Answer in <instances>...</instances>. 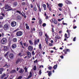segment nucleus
<instances>
[{
    "label": "nucleus",
    "mask_w": 79,
    "mask_h": 79,
    "mask_svg": "<svg viewBox=\"0 0 79 79\" xmlns=\"http://www.w3.org/2000/svg\"><path fill=\"white\" fill-rule=\"evenodd\" d=\"M6 39L5 38H3L2 39L1 43L2 44H5L6 43Z\"/></svg>",
    "instance_id": "nucleus-1"
},
{
    "label": "nucleus",
    "mask_w": 79,
    "mask_h": 79,
    "mask_svg": "<svg viewBox=\"0 0 79 79\" xmlns=\"http://www.w3.org/2000/svg\"><path fill=\"white\" fill-rule=\"evenodd\" d=\"M47 7L48 8L49 11H52V5L50 4H48V3H46Z\"/></svg>",
    "instance_id": "nucleus-2"
},
{
    "label": "nucleus",
    "mask_w": 79,
    "mask_h": 79,
    "mask_svg": "<svg viewBox=\"0 0 79 79\" xmlns=\"http://www.w3.org/2000/svg\"><path fill=\"white\" fill-rule=\"evenodd\" d=\"M5 8L6 9H9V10H7V11L12 10V8H11V7H10V6H8V5H6Z\"/></svg>",
    "instance_id": "nucleus-3"
},
{
    "label": "nucleus",
    "mask_w": 79,
    "mask_h": 79,
    "mask_svg": "<svg viewBox=\"0 0 79 79\" xmlns=\"http://www.w3.org/2000/svg\"><path fill=\"white\" fill-rule=\"evenodd\" d=\"M3 28L4 30H8L9 28V25L7 24H6L4 26Z\"/></svg>",
    "instance_id": "nucleus-4"
},
{
    "label": "nucleus",
    "mask_w": 79,
    "mask_h": 79,
    "mask_svg": "<svg viewBox=\"0 0 79 79\" xmlns=\"http://www.w3.org/2000/svg\"><path fill=\"white\" fill-rule=\"evenodd\" d=\"M16 35L18 36H21V35H23V33L22 32L19 31L16 33Z\"/></svg>",
    "instance_id": "nucleus-5"
},
{
    "label": "nucleus",
    "mask_w": 79,
    "mask_h": 79,
    "mask_svg": "<svg viewBox=\"0 0 79 79\" xmlns=\"http://www.w3.org/2000/svg\"><path fill=\"white\" fill-rule=\"evenodd\" d=\"M11 24L12 27H15V26H16V22H13L11 23Z\"/></svg>",
    "instance_id": "nucleus-6"
},
{
    "label": "nucleus",
    "mask_w": 79,
    "mask_h": 79,
    "mask_svg": "<svg viewBox=\"0 0 79 79\" xmlns=\"http://www.w3.org/2000/svg\"><path fill=\"white\" fill-rule=\"evenodd\" d=\"M27 54L28 58H31V53L29 52H27Z\"/></svg>",
    "instance_id": "nucleus-7"
},
{
    "label": "nucleus",
    "mask_w": 79,
    "mask_h": 79,
    "mask_svg": "<svg viewBox=\"0 0 79 79\" xmlns=\"http://www.w3.org/2000/svg\"><path fill=\"white\" fill-rule=\"evenodd\" d=\"M23 61V59H18L16 61V64H18L19 62H21V61Z\"/></svg>",
    "instance_id": "nucleus-8"
},
{
    "label": "nucleus",
    "mask_w": 79,
    "mask_h": 79,
    "mask_svg": "<svg viewBox=\"0 0 79 79\" xmlns=\"http://www.w3.org/2000/svg\"><path fill=\"white\" fill-rule=\"evenodd\" d=\"M9 58L10 59H13L14 58V55L13 54H10L9 55Z\"/></svg>",
    "instance_id": "nucleus-9"
},
{
    "label": "nucleus",
    "mask_w": 79,
    "mask_h": 79,
    "mask_svg": "<svg viewBox=\"0 0 79 79\" xmlns=\"http://www.w3.org/2000/svg\"><path fill=\"white\" fill-rule=\"evenodd\" d=\"M28 49L29 51H32L33 49V47L30 46L28 47Z\"/></svg>",
    "instance_id": "nucleus-10"
},
{
    "label": "nucleus",
    "mask_w": 79,
    "mask_h": 79,
    "mask_svg": "<svg viewBox=\"0 0 79 79\" xmlns=\"http://www.w3.org/2000/svg\"><path fill=\"white\" fill-rule=\"evenodd\" d=\"M52 21L53 23H54L55 24H57V21L56 19H53Z\"/></svg>",
    "instance_id": "nucleus-11"
},
{
    "label": "nucleus",
    "mask_w": 79,
    "mask_h": 79,
    "mask_svg": "<svg viewBox=\"0 0 79 79\" xmlns=\"http://www.w3.org/2000/svg\"><path fill=\"white\" fill-rule=\"evenodd\" d=\"M47 73H48V76H49V77L52 75V71H47Z\"/></svg>",
    "instance_id": "nucleus-12"
},
{
    "label": "nucleus",
    "mask_w": 79,
    "mask_h": 79,
    "mask_svg": "<svg viewBox=\"0 0 79 79\" xmlns=\"http://www.w3.org/2000/svg\"><path fill=\"white\" fill-rule=\"evenodd\" d=\"M9 53V52H7L5 54L4 57L6 58H8V54Z\"/></svg>",
    "instance_id": "nucleus-13"
},
{
    "label": "nucleus",
    "mask_w": 79,
    "mask_h": 79,
    "mask_svg": "<svg viewBox=\"0 0 79 79\" xmlns=\"http://www.w3.org/2000/svg\"><path fill=\"white\" fill-rule=\"evenodd\" d=\"M29 74L30 75L27 78V79H29V78H31V77H32V73H31V72H30Z\"/></svg>",
    "instance_id": "nucleus-14"
},
{
    "label": "nucleus",
    "mask_w": 79,
    "mask_h": 79,
    "mask_svg": "<svg viewBox=\"0 0 79 79\" xmlns=\"http://www.w3.org/2000/svg\"><path fill=\"white\" fill-rule=\"evenodd\" d=\"M65 2H66V3H67V4H71V3H72L71 2L68 1V0H66L65 1Z\"/></svg>",
    "instance_id": "nucleus-15"
},
{
    "label": "nucleus",
    "mask_w": 79,
    "mask_h": 79,
    "mask_svg": "<svg viewBox=\"0 0 79 79\" xmlns=\"http://www.w3.org/2000/svg\"><path fill=\"white\" fill-rule=\"evenodd\" d=\"M58 5L59 6V7H60V8H61L62 6H63V4L61 3H59L58 4Z\"/></svg>",
    "instance_id": "nucleus-16"
},
{
    "label": "nucleus",
    "mask_w": 79,
    "mask_h": 79,
    "mask_svg": "<svg viewBox=\"0 0 79 79\" xmlns=\"http://www.w3.org/2000/svg\"><path fill=\"white\" fill-rule=\"evenodd\" d=\"M16 47V44H14L12 45V48H15Z\"/></svg>",
    "instance_id": "nucleus-17"
},
{
    "label": "nucleus",
    "mask_w": 79,
    "mask_h": 79,
    "mask_svg": "<svg viewBox=\"0 0 79 79\" xmlns=\"http://www.w3.org/2000/svg\"><path fill=\"white\" fill-rule=\"evenodd\" d=\"M43 6L44 10H47V7L45 4H43Z\"/></svg>",
    "instance_id": "nucleus-18"
},
{
    "label": "nucleus",
    "mask_w": 79,
    "mask_h": 79,
    "mask_svg": "<svg viewBox=\"0 0 79 79\" xmlns=\"http://www.w3.org/2000/svg\"><path fill=\"white\" fill-rule=\"evenodd\" d=\"M23 45L24 46V47H28V44H27L24 43L23 44Z\"/></svg>",
    "instance_id": "nucleus-19"
},
{
    "label": "nucleus",
    "mask_w": 79,
    "mask_h": 79,
    "mask_svg": "<svg viewBox=\"0 0 79 79\" xmlns=\"http://www.w3.org/2000/svg\"><path fill=\"white\" fill-rule=\"evenodd\" d=\"M4 50H5V51H7V50H8V48H7V47L5 46L4 47Z\"/></svg>",
    "instance_id": "nucleus-20"
},
{
    "label": "nucleus",
    "mask_w": 79,
    "mask_h": 79,
    "mask_svg": "<svg viewBox=\"0 0 79 79\" xmlns=\"http://www.w3.org/2000/svg\"><path fill=\"white\" fill-rule=\"evenodd\" d=\"M18 5V3L16 2H15L14 3V5L13 6L15 7L16 6H17Z\"/></svg>",
    "instance_id": "nucleus-21"
},
{
    "label": "nucleus",
    "mask_w": 79,
    "mask_h": 79,
    "mask_svg": "<svg viewBox=\"0 0 79 79\" xmlns=\"http://www.w3.org/2000/svg\"><path fill=\"white\" fill-rule=\"evenodd\" d=\"M19 56H23L24 54L21 53H19L18 54Z\"/></svg>",
    "instance_id": "nucleus-22"
},
{
    "label": "nucleus",
    "mask_w": 79,
    "mask_h": 79,
    "mask_svg": "<svg viewBox=\"0 0 79 79\" xmlns=\"http://www.w3.org/2000/svg\"><path fill=\"white\" fill-rule=\"evenodd\" d=\"M19 72L20 73H23V72H24V70H23L22 69H21Z\"/></svg>",
    "instance_id": "nucleus-23"
},
{
    "label": "nucleus",
    "mask_w": 79,
    "mask_h": 79,
    "mask_svg": "<svg viewBox=\"0 0 79 79\" xmlns=\"http://www.w3.org/2000/svg\"><path fill=\"white\" fill-rule=\"evenodd\" d=\"M5 66H6V67H7V68H9V67H10V65L9 64H5Z\"/></svg>",
    "instance_id": "nucleus-24"
},
{
    "label": "nucleus",
    "mask_w": 79,
    "mask_h": 79,
    "mask_svg": "<svg viewBox=\"0 0 79 79\" xmlns=\"http://www.w3.org/2000/svg\"><path fill=\"white\" fill-rule=\"evenodd\" d=\"M20 44H21V46H22V48H24V46H23V43H22V41H21L20 42Z\"/></svg>",
    "instance_id": "nucleus-25"
},
{
    "label": "nucleus",
    "mask_w": 79,
    "mask_h": 79,
    "mask_svg": "<svg viewBox=\"0 0 79 79\" xmlns=\"http://www.w3.org/2000/svg\"><path fill=\"white\" fill-rule=\"evenodd\" d=\"M48 38L46 37V38L45 39V40L46 42V44L48 43Z\"/></svg>",
    "instance_id": "nucleus-26"
},
{
    "label": "nucleus",
    "mask_w": 79,
    "mask_h": 79,
    "mask_svg": "<svg viewBox=\"0 0 79 79\" xmlns=\"http://www.w3.org/2000/svg\"><path fill=\"white\" fill-rule=\"evenodd\" d=\"M69 52V49H66V52H65V53L66 54L67 53V52Z\"/></svg>",
    "instance_id": "nucleus-27"
},
{
    "label": "nucleus",
    "mask_w": 79,
    "mask_h": 79,
    "mask_svg": "<svg viewBox=\"0 0 79 79\" xmlns=\"http://www.w3.org/2000/svg\"><path fill=\"white\" fill-rule=\"evenodd\" d=\"M29 42L30 45H33V43H32V42L31 40H29Z\"/></svg>",
    "instance_id": "nucleus-28"
},
{
    "label": "nucleus",
    "mask_w": 79,
    "mask_h": 79,
    "mask_svg": "<svg viewBox=\"0 0 79 79\" xmlns=\"http://www.w3.org/2000/svg\"><path fill=\"white\" fill-rule=\"evenodd\" d=\"M16 12L19 13L20 15H22L23 16H24V15H23V14H22L21 12H20V11H19L17 10L16 11Z\"/></svg>",
    "instance_id": "nucleus-29"
},
{
    "label": "nucleus",
    "mask_w": 79,
    "mask_h": 79,
    "mask_svg": "<svg viewBox=\"0 0 79 79\" xmlns=\"http://www.w3.org/2000/svg\"><path fill=\"white\" fill-rule=\"evenodd\" d=\"M13 40L14 42H16L17 41V39L16 38H14L13 39Z\"/></svg>",
    "instance_id": "nucleus-30"
},
{
    "label": "nucleus",
    "mask_w": 79,
    "mask_h": 79,
    "mask_svg": "<svg viewBox=\"0 0 79 79\" xmlns=\"http://www.w3.org/2000/svg\"><path fill=\"white\" fill-rule=\"evenodd\" d=\"M42 20L41 19H40L39 20V23L40 24H42Z\"/></svg>",
    "instance_id": "nucleus-31"
},
{
    "label": "nucleus",
    "mask_w": 79,
    "mask_h": 79,
    "mask_svg": "<svg viewBox=\"0 0 79 79\" xmlns=\"http://www.w3.org/2000/svg\"><path fill=\"white\" fill-rule=\"evenodd\" d=\"M53 68L54 69H56L57 68V65H54Z\"/></svg>",
    "instance_id": "nucleus-32"
},
{
    "label": "nucleus",
    "mask_w": 79,
    "mask_h": 79,
    "mask_svg": "<svg viewBox=\"0 0 79 79\" xmlns=\"http://www.w3.org/2000/svg\"><path fill=\"white\" fill-rule=\"evenodd\" d=\"M39 47L40 49H42V45H41V44H40L39 45Z\"/></svg>",
    "instance_id": "nucleus-33"
},
{
    "label": "nucleus",
    "mask_w": 79,
    "mask_h": 79,
    "mask_svg": "<svg viewBox=\"0 0 79 79\" xmlns=\"http://www.w3.org/2000/svg\"><path fill=\"white\" fill-rule=\"evenodd\" d=\"M3 69L2 68L0 69V74H1L2 73V71H3Z\"/></svg>",
    "instance_id": "nucleus-34"
},
{
    "label": "nucleus",
    "mask_w": 79,
    "mask_h": 79,
    "mask_svg": "<svg viewBox=\"0 0 79 79\" xmlns=\"http://www.w3.org/2000/svg\"><path fill=\"white\" fill-rule=\"evenodd\" d=\"M16 71L15 70H13L11 71V73H16Z\"/></svg>",
    "instance_id": "nucleus-35"
},
{
    "label": "nucleus",
    "mask_w": 79,
    "mask_h": 79,
    "mask_svg": "<svg viewBox=\"0 0 79 79\" xmlns=\"http://www.w3.org/2000/svg\"><path fill=\"white\" fill-rule=\"evenodd\" d=\"M24 69L25 70V72L26 73H27V69L26 67H25Z\"/></svg>",
    "instance_id": "nucleus-36"
},
{
    "label": "nucleus",
    "mask_w": 79,
    "mask_h": 79,
    "mask_svg": "<svg viewBox=\"0 0 79 79\" xmlns=\"http://www.w3.org/2000/svg\"><path fill=\"white\" fill-rule=\"evenodd\" d=\"M64 37L65 38H67V39H68V35H67V34H66V33L65 34Z\"/></svg>",
    "instance_id": "nucleus-37"
},
{
    "label": "nucleus",
    "mask_w": 79,
    "mask_h": 79,
    "mask_svg": "<svg viewBox=\"0 0 79 79\" xmlns=\"http://www.w3.org/2000/svg\"><path fill=\"white\" fill-rule=\"evenodd\" d=\"M20 19V16L19 15H18L17 16V19H18V20H19Z\"/></svg>",
    "instance_id": "nucleus-38"
},
{
    "label": "nucleus",
    "mask_w": 79,
    "mask_h": 79,
    "mask_svg": "<svg viewBox=\"0 0 79 79\" xmlns=\"http://www.w3.org/2000/svg\"><path fill=\"white\" fill-rule=\"evenodd\" d=\"M41 74H42V71H41V70H40L39 72V74L41 75Z\"/></svg>",
    "instance_id": "nucleus-39"
},
{
    "label": "nucleus",
    "mask_w": 79,
    "mask_h": 79,
    "mask_svg": "<svg viewBox=\"0 0 79 79\" xmlns=\"http://www.w3.org/2000/svg\"><path fill=\"white\" fill-rule=\"evenodd\" d=\"M64 19V18H62L61 19H58V21H61L63 20V19Z\"/></svg>",
    "instance_id": "nucleus-40"
},
{
    "label": "nucleus",
    "mask_w": 79,
    "mask_h": 79,
    "mask_svg": "<svg viewBox=\"0 0 79 79\" xmlns=\"http://www.w3.org/2000/svg\"><path fill=\"white\" fill-rule=\"evenodd\" d=\"M52 66H49L48 67V69L49 70H51L52 69Z\"/></svg>",
    "instance_id": "nucleus-41"
},
{
    "label": "nucleus",
    "mask_w": 79,
    "mask_h": 79,
    "mask_svg": "<svg viewBox=\"0 0 79 79\" xmlns=\"http://www.w3.org/2000/svg\"><path fill=\"white\" fill-rule=\"evenodd\" d=\"M5 76V74L4 73L3 75L2 76V78H3Z\"/></svg>",
    "instance_id": "nucleus-42"
},
{
    "label": "nucleus",
    "mask_w": 79,
    "mask_h": 79,
    "mask_svg": "<svg viewBox=\"0 0 79 79\" xmlns=\"http://www.w3.org/2000/svg\"><path fill=\"white\" fill-rule=\"evenodd\" d=\"M43 27H45V26H46V23H44L43 24Z\"/></svg>",
    "instance_id": "nucleus-43"
},
{
    "label": "nucleus",
    "mask_w": 79,
    "mask_h": 79,
    "mask_svg": "<svg viewBox=\"0 0 79 79\" xmlns=\"http://www.w3.org/2000/svg\"><path fill=\"white\" fill-rule=\"evenodd\" d=\"M34 11H36L37 10V7H35L34 8Z\"/></svg>",
    "instance_id": "nucleus-44"
},
{
    "label": "nucleus",
    "mask_w": 79,
    "mask_h": 79,
    "mask_svg": "<svg viewBox=\"0 0 79 79\" xmlns=\"http://www.w3.org/2000/svg\"><path fill=\"white\" fill-rule=\"evenodd\" d=\"M34 70H36V66L35 65L33 68Z\"/></svg>",
    "instance_id": "nucleus-45"
},
{
    "label": "nucleus",
    "mask_w": 79,
    "mask_h": 79,
    "mask_svg": "<svg viewBox=\"0 0 79 79\" xmlns=\"http://www.w3.org/2000/svg\"><path fill=\"white\" fill-rule=\"evenodd\" d=\"M40 36L42 35V31H40Z\"/></svg>",
    "instance_id": "nucleus-46"
},
{
    "label": "nucleus",
    "mask_w": 79,
    "mask_h": 79,
    "mask_svg": "<svg viewBox=\"0 0 79 79\" xmlns=\"http://www.w3.org/2000/svg\"><path fill=\"white\" fill-rule=\"evenodd\" d=\"M76 37H75L74 38L73 40V41H76Z\"/></svg>",
    "instance_id": "nucleus-47"
},
{
    "label": "nucleus",
    "mask_w": 79,
    "mask_h": 79,
    "mask_svg": "<svg viewBox=\"0 0 79 79\" xmlns=\"http://www.w3.org/2000/svg\"><path fill=\"white\" fill-rule=\"evenodd\" d=\"M1 15H2V16H5V15H4V14L3 13L1 12Z\"/></svg>",
    "instance_id": "nucleus-48"
},
{
    "label": "nucleus",
    "mask_w": 79,
    "mask_h": 79,
    "mask_svg": "<svg viewBox=\"0 0 79 79\" xmlns=\"http://www.w3.org/2000/svg\"><path fill=\"white\" fill-rule=\"evenodd\" d=\"M49 45L50 46V47H52V46L53 44H52L49 43Z\"/></svg>",
    "instance_id": "nucleus-49"
},
{
    "label": "nucleus",
    "mask_w": 79,
    "mask_h": 79,
    "mask_svg": "<svg viewBox=\"0 0 79 79\" xmlns=\"http://www.w3.org/2000/svg\"><path fill=\"white\" fill-rule=\"evenodd\" d=\"M63 25H68V24L67 23H64L63 22Z\"/></svg>",
    "instance_id": "nucleus-50"
},
{
    "label": "nucleus",
    "mask_w": 79,
    "mask_h": 79,
    "mask_svg": "<svg viewBox=\"0 0 79 79\" xmlns=\"http://www.w3.org/2000/svg\"><path fill=\"white\" fill-rule=\"evenodd\" d=\"M22 78V76H19L18 77V78H17V79H21Z\"/></svg>",
    "instance_id": "nucleus-51"
},
{
    "label": "nucleus",
    "mask_w": 79,
    "mask_h": 79,
    "mask_svg": "<svg viewBox=\"0 0 79 79\" xmlns=\"http://www.w3.org/2000/svg\"><path fill=\"white\" fill-rule=\"evenodd\" d=\"M32 55H35V53H34V51H33L32 52Z\"/></svg>",
    "instance_id": "nucleus-52"
},
{
    "label": "nucleus",
    "mask_w": 79,
    "mask_h": 79,
    "mask_svg": "<svg viewBox=\"0 0 79 79\" xmlns=\"http://www.w3.org/2000/svg\"><path fill=\"white\" fill-rule=\"evenodd\" d=\"M45 36H46L47 38L48 37V36H47V34H45Z\"/></svg>",
    "instance_id": "nucleus-53"
},
{
    "label": "nucleus",
    "mask_w": 79,
    "mask_h": 79,
    "mask_svg": "<svg viewBox=\"0 0 79 79\" xmlns=\"http://www.w3.org/2000/svg\"><path fill=\"white\" fill-rule=\"evenodd\" d=\"M26 28L27 29H29V27L28 26H26Z\"/></svg>",
    "instance_id": "nucleus-54"
},
{
    "label": "nucleus",
    "mask_w": 79,
    "mask_h": 79,
    "mask_svg": "<svg viewBox=\"0 0 79 79\" xmlns=\"http://www.w3.org/2000/svg\"><path fill=\"white\" fill-rule=\"evenodd\" d=\"M58 9L59 10H60V11H62V9L61 8H59Z\"/></svg>",
    "instance_id": "nucleus-55"
},
{
    "label": "nucleus",
    "mask_w": 79,
    "mask_h": 79,
    "mask_svg": "<svg viewBox=\"0 0 79 79\" xmlns=\"http://www.w3.org/2000/svg\"><path fill=\"white\" fill-rule=\"evenodd\" d=\"M36 44H37V41H35V46L36 45Z\"/></svg>",
    "instance_id": "nucleus-56"
},
{
    "label": "nucleus",
    "mask_w": 79,
    "mask_h": 79,
    "mask_svg": "<svg viewBox=\"0 0 79 79\" xmlns=\"http://www.w3.org/2000/svg\"><path fill=\"white\" fill-rule=\"evenodd\" d=\"M3 19V17L2 16L0 17V19Z\"/></svg>",
    "instance_id": "nucleus-57"
},
{
    "label": "nucleus",
    "mask_w": 79,
    "mask_h": 79,
    "mask_svg": "<svg viewBox=\"0 0 79 79\" xmlns=\"http://www.w3.org/2000/svg\"><path fill=\"white\" fill-rule=\"evenodd\" d=\"M60 58H62V59H63V58H64L63 56H60Z\"/></svg>",
    "instance_id": "nucleus-58"
},
{
    "label": "nucleus",
    "mask_w": 79,
    "mask_h": 79,
    "mask_svg": "<svg viewBox=\"0 0 79 79\" xmlns=\"http://www.w3.org/2000/svg\"><path fill=\"white\" fill-rule=\"evenodd\" d=\"M32 20L33 21H35V18H33L32 19Z\"/></svg>",
    "instance_id": "nucleus-59"
},
{
    "label": "nucleus",
    "mask_w": 79,
    "mask_h": 79,
    "mask_svg": "<svg viewBox=\"0 0 79 79\" xmlns=\"http://www.w3.org/2000/svg\"><path fill=\"white\" fill-rule=\"evenodd\" d=\"M44 68V66L43 65H41L40 66V68Z\"/></svg>",
    "instance_id": "nucleus-60"
},
{
    "label": "nucleus",
    "mask_w": 79,
    "mask_h": 79,
    "mask_svg": "<svg viewBox=\"0 0 79 79\" xmlns=\"http://www.w3.org/2000/svg\"><path fill=\"white\" fill-rule=\"evenodd\" d=\"M39 11H40V12H41V10H40V6H39Z\"/></svg>",
    "instance_id": "nucleus-61"
},
{
    "label": "nucleus",
    "mask_w": 79,
    "mask_h": 79,
    "mask_svg": "<svg viewBox=\"0 0 79 79\" xmlns=\"http://www.w3.org/2000/svg\"><path fill=\"white\" fill-rule=\"evenodd\" d=\"M67 32H68V34L69 35V30H68L67 31Z\"/></svg>",
    "instance_id": "nucleus-62"
},
{
    "label": "nucleus",
    "mask_w": 79,
    "mask_h": 79,
    "mask_svg": "<svg viewBox=\"0 0 79 79\" xmlns=\"http://www.w3.org/2000/svg\"><path fill=\"white\" fill-rule=\"evenodd\" d=\"M33 6H32V4H31V8H33Z\"/></svg>",
    "instance_id": "nucleus-63"
},
{
    "label": "nucleus",
    "mask_w": 79,
    "mask_h": 79,
    "mask_svg": "<svg viewBox=\"0 0 79 79\" xmlns=\"http://www.w3.org/2000/svg\"><path fill=\"white\" fill-rule=\"evenodd\" d=\"M50 42L51 43H53V41L52 40H51Z\"/></svg>",
    "instance_id": "nucleus-64"
}]
</instances>
